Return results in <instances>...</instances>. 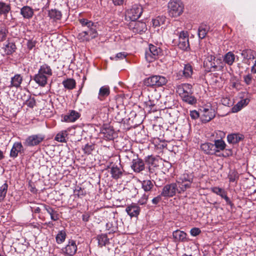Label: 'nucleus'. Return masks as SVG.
<instances>
[{"label": "nucleus", "instance_id": "49530a36", "mask_svg": "<svg viewBox=\"0 0 256 256\" xmlns=\"http://www.w3.org/2000/svg\"><path fill=\"white\" fill-rule=\"evenodd\" d=\"M82 149L85 154H90L94 150V144L92 143L87 144L84 146Z\"/></svg>", "mask_w": 256, "mask_h": 256}, {"label": "nucleus", "instance_id": "338daca9", "mask_svg": "<svg viewBox=\"0 0 256 256\" xmlns=\"http://www.w3.org/2000/svg\"><path fill=\"white\" fill-rule=\"evenodd\" d=\"M162 197H163L162 196H161V194L158 196H157L154 198L152 200V203L154 204H158L162 200Z\"/></svg>", "mask_w": 256, "mask_h": 256}, {"label": "nucleus", "instance_id": "9d476101", "mask_svg": "<svg viewBox=\"0 0 256 256\" xmlns=\"http://www.w3.org/2000/svg\"><path fill=\"white\" fill-rule=\"evenodd\" d=\"M133 156H134L132 152H130V156L132 157ZM136 158H134L132 160V164L131 166L132 168L136 172H140L144 170V162L141 158H138V156H135Z\"/></svg>", "mask_w": 256, "mask_h": 256}, {"label": "nucleus", "instance_id": "b1692460", "mask_svg": "<svg viewBox=\"0 0 256 256\" xmlns=\"http://www.w3.org/2000/svg\"><path fill=\"white\" fill-rule=\"evenodd\" d=\"M34 10L29 6H24L20 9V14L24 18H31L34 16Z\"/></svg>", "mask_w": 256, "mask_h": 256}, {"label": "nucleus", "instance_id": "4c0bfd02", "mask_svg": "<svg viewBox=\"0 0 256 256\" xmlns=\"http://www.w3.org/2000/svg\"><path fill=\"white\" fill-rule=\"evenodd\" d=\"M48 14L50 18L54 20H60L62 16L61 12L56 9L49 10Z\"/></svg>", "mask_w": 256, "mask_h": 256}, {"label": "nucleus", "instance_id": "a19ab883", "mask_svg": "<svg viewBox=\"0 0 256 256\" xmlns=\"http://www.w3.org/2000/svg\"><path fill=\"white\" fill-rule=\"evenodd\" d=\"M66 236V232L64 230H60L58 232L56 236V242L58 244L64 242Z\"/></svg>", "mask_w": 256, "mask_h": 256}, {"label": "nucleus", "instance_id": "de8ad7c7", "mask_svg": "<svg viewBox=\"0 0 256 256\" xmlns=\"http://www.w3.org/2000/svg\"><path fill=\"white\" fill-rule=\"evenodd\" d=\"M8 188V184L5 182L0 188V202L2 201L6 197Z\"/></svg>", "mask_w": 256, "mask_h": 256}, {"label": "nucleus", "instance_id": "3c124183", "mask_svg": "<svg viewBox=\"0 0 256 256\" xmlns=\"http://www.w3.org/2000/svg\"><path fill=\"white\" fill-rule=\"evenodd\" d=\"M79 22L82 26H86L88 28H92V26H94V23L91 21L88 20L86 18L79 19Z\"/></svg>", "mask_w": 256, "mask_h": 256}, {"label": "nucleus", "instance_id": "dca6fc26", "mask_svg": "<svg viewBox=\"0 0 256 256\" xmlns=\"http://www.w3.org/2000/svg\"><path fill=\"white\" fill-rule=\"evenodd\" d=\"M24 152V147L20 142H16L14 144L10 150V156L12 158L18 156V153L20 154Z\"/></svg>", "mask_w": 256, "mask_h": 256}, {"label": "nucleus", "instance_id": "ddd939ff", "mask_svg": "<svg viewBox=\"0 0 256 256\" xmlns=\"http://www.w3.org/2000/svg\"><path fill=\"white\" fill-rule=\"evenodd\" d=\"M241 56L244 59V62L250 65V60L256 59V52L250 49H246L242 51Z\"/></svg>", "mask_w": 256, "mask_h": 256}, {"label": "nucleus", "instance_id": "cd10ccee", "mask_svg": "<svg viewBox=\"0 0 256 256\" xmlns=\"http://www.w3.org/2000/svg\"><path fill=\"white\" fill-rule=\"evenodd\" d=\"M110 88L107 86H103L100 89L98 98L100 100H103L110 94Z\"/></svg>", "mask_w": 256, "mask_h": 256}, {"label": "nucleus", "instance_id": "1a4fd4ad", "mask_svg": "<svg viewBox=\"0 0 256 256\" xmlns=\"http://www.w3.org/2000/svg\"><path fill=\"white\" fill-rule=\"evenodd\" d=\"M44 138V136L42 134H33L28 136L24 144L28 146H36L42 142Z\"/></svg>", "mask_w": 256, "mask_h": 256}, {"label": "nucleus", "instance_id": "a18cd8bd", "mask_svg": "<svg viewBox=\"0 0 256 256\" xmlns=\"http://www.w3.org/2000/svg\"><path fill=\"white\" fill-rule=\"evenodd\" d=\"M144 84L147 86H156V76H150L144 80Z\"/></svg>", "mask_w": 256, "mask_h": 256}, {"label": "nucleus", "instance_id": "c756f323", "mask_svg": "<svg viewBox=\"0 0 256 256\" xmlns=\"http://www.w3.org/2000/svg\"><path fill=\"white\" fill-rule=\"evenodd\" d=\"M110 174L112 177L116 180H118L122 177V172L117 166L113 165L110 168Z\"/></svg>", "mask_w": 256, "mask_h": 256}, {"label": "nucleus", "instance_id": "6e6d98bb", "mask_svg": "<svg viewBox=\"0 0 256 256\" xmlns=\"http://www.w3.org/2000/svg\"><path fill=\"white\" fill-rule=\"evenodd\" d=\"M25 104L30 108H33L36 104V100L34 98H30L25 102Z\"/></svg>", "mask_w": 256, "mask_h": 256}, {"label": "nucleus", "instance_id": "f03ea898", "mask_svg": "<svg viewBox=\"0 0 256 256\" xmlns=\"http://www.w3.org/2000/svg\"><path fill=\"white\" fill-rule=\"evenodd\" d=\"M168 7V14L171 17L179 16L184 12V5L180 0H171Z\"/></svg>", "mask_w": 256, "mask_h": 256}, {"label": "nucleus", "instance_id": "412c9836", "mask_svg": "<svg viewBox=\"0 0 256 256\" xmlns=\"http://www.w3.org/2000/svg\"><path fill=\"white\" fill-rule=\"evenodd\" d=\"M200 148L204 154H207L212 155L216 152V150L214 145L210 142H206L202 144Z\"/></svg>", "mask_w": 256, "mask_h": 256}, {"label": "nucleus", "instance_id": "2f4dec72", "mask_svg": "<svg viewBox=\"0 0 256 256\" xmlns=\"http://www.w3.org/2000/svg\"><path fill=\"white\" fill-rule=\"evenodd\" d=\"M49 2L47 0H34L33 2V6L35 10H39L40 8L44 9L45 4H48Z\"/></svg>", "mask_w": 256, "mask_h": 256}, {"label": "nucleus", "instance_id": "72a5a7b5", "mask_svg": "<svg viewBox=\"0 0 256 256\" xmlns=\"http://www.w3.org/2000/svg\"><path fill=\"white\" fill-rule=\"evenodd\" d=\"M235 60V55L232 52H227L224 56V62L228 66H232Z\"/></svg>", "mask_w": 256, "mask_h": 256}, {"label": "nucleus", "instance_id": "58836bf2", "mask_svg": "<svg viewBox=\"0 0 256 256\" xmlns=\"http://www.w3.org/2000/svg\"><path fill=\"white\" fill-rule=\"evenodd\" d=\"M64 86L68 90H72L76 87V81L72 78H68L62 82Z\"/></svg>", "mask_w": 256, "mask_h": 256}, {"label": "nucleus", "instance_id": "a211bd4d", "mask_svg": "<svg viewBox=\"0 0 256 256\" xmlns=\"http://www.w3.org/2000/svg\"><path fill=\"white\" fill-rule=\"evenodd\" d=\"M126 211L131 218L138 217L140 214V208L137 204L132 203L126 207Z\"/></svg>", "mask_w": 256, "mask_h": 256}, {"label": "nucleus", "instance_id": "e433bc0d", "mask_svg": "<svg viewBox=\"0 0 256 256\" xmlns=\"http://www.w3.org/2000/svg\"><path fill=\"white\" fill-rule=\"evenodd\" d=\"M182 76L186 78H190L192 74L193 69L192 66L187 64L184 65L183 70L182 71Z\"/></svg>", "mask_w": 256, "mask_h": 256}, {"label": "nucleus", "instance_id": "79ce46f5", "mask_svg": "<svg viewBox=\"0 0 256 256\" xmlns=\"http://www.w3.org/2000/svg\"><path fill=\"white\" fill-rule=\"evenodd\" d=\"M166 20V18L164 16H158L156 18L152 20L153 26L155 27L160 26L164 24Z\"/></svg>", "mask_w": 256, "mask_h": 256}, {"label": "nucleus", "instance_id": "20e7f679", "mask_svg": "<svg viewBox=\"0 0 256 256\" xmlns=\"http://www.w3.org/2000/svg\"><path fill=\"white\" fill-rule=\"evenodd\" d=\"M143 12L142 6L138 4L133 5L132 8L126 10L125 20H126L135 21L138 19Z\"/></svg>", "mask_w": 256, "mask_h": 256}, {"label": "nucleus", "instance_id": "a878e982", "mask_svg": "<svg viewBox=\"0 0 256 256\" xmlns=\"http://www.w3.org/2000/svg\"><path fill=\"white\" fill-rule=\"evenodd\" d=\"M10 10L11 6L10 4L0 1V16H3L4 18H6Z\"/></svg>", "mask_w": 256, "mask_h": 256}, {"label": "nucleus", "instance_id": "39448f33", "mask_svg": "<svg viewBox=\"0 0 256 256\" xmlns=\"http://www.w3.org/2000/svg\"><path fill=\"white\" fill-rule=\"evenodd\" d=\"M162 52L160 48L150 44L149 45L148 50L146 52V59L148 62H151L162 55Z\"/></svg>", "mask_w": 256, "mask_h": 256}, {"label": "nucleus", "instance_id": "393cba45", "mask_svg": "<svg viewBox=\"0 0 256 256\" xmlns=\"http://www.w3.org/2000/svg\"><path fill=\"white\" fill-rule=\"evenodd\" d=\"M23 78L20 74H16L11 78L10 88L15 87L18 88L20 86Z\"/></svg>", "mask_w": 256, "mask_h": 256}, {"label": "nucleus", "instance_id": "4be33fe9", "mask_svg": "<svg viewBox=\"0 0 256 256\" xmlns=\"http://www.w3.org/2000/svg\"><path fill=\"white\" fill-rule=\"evenodd\" d=\"M41 206L44 208V210H46L50 216V218L52 220L56 221L58 220V214L52 208L46 204H41Z\"/></svg>", "mask_w": 256, "mask_h": 256}, {"label": "nucleus", "instance_id": "bb28decb", "mask_svg": "<svg viewBox=\"0 0 256 256\" xmlns=\"http://www.w3.org/2000/svg\"><path fill=\"white\" fill-rule=\"evenodd\" d=\"M244 136L239 134H232L227 136L228 142L230 144H236L243 140Z\"/></svg>", "mask_w": 256, "mask_h": 256}, {"label": "nucleus", "instance_id": "6ab92c4d", "mask_svg": "<svg viewBox=\"0 0 256 256\" xmlns=\"http://www.w3.org/2000/svg\"><path fill=\"white\" fill-rule=\"evenodd\" d=\"M176 92L180 96L184 94H190L193 93L192 86L188 84H182L176 88Z\"/></svg>", "mask_w": 256, "mask_h": 256}, {"label": "nucleus", "instance_id": "c9c22d12", "mask_svg": "<svg viewBox=\"0 0 256 256\" xmlns=\"http://www.w3.org/2000/svg\"><path fill=\"white\" fill-rule=\"evenodd\" d=\"M102 134H104V137L107 140H111L114 138V130L113 128L110 126L104 128Z\"/></svg>", "mask_w": 256, "mask_h": 256}, {"label": "nucleus", "instance_id": "774afa93", "mask_svg": "<svg viewBox=\"0 0 256 256\" xmlns=\"http://www.w3.org/2000/svg\"><path fill=\"white\" fill-rule=\"evenodd\" d=\"M90 216V212H84L82 216V221H84V222H88L89 220Z\"/></svg>", "mask_w": 256, "mask_h": 256}, {"label": "nucleus", "instance_id": "423d86ee", "mask_svg": "<svg viewBox=\"0 0 256 256\" xmlns=\"http://www.w3.org/2000/svg\"><path fill=\"white\" fill-rule=\"evenodd\" d=\"M178 46L179 48L184 51H189L190 45L189 42V34L187 31L182 30L178 32Z\"/></svg>", "mask_w": 256, "mask_h": 256}, {"label": "nucleus", "instance_id": "5fc2aeb1", "mask_svg": "<svg viewBox=\"0 0 256 256\" xmlns=\"http://www.w3.org/2000/svg\"><path fill=\"white\" fill-rule=\"evenodd\" d=\"M74 193L78 198L84 196L86 194V191L84 190V188H82L79 186H77L75 188L74 190Z\"/></svg>", "mask_w": 256, "mask_h": 256}, {"label": "nucleus", "instance_id": "f8f14e48", "mask_svg": "<svg viewBox=\"0 0 256 256\" xmlns=\"http://www.w3.org/2000/svg\"><path fill=\"white\" fill-rule=\"evenodd\" d=\"M77 246L76 241L70 240L65 247L62 249V252L68 256H72L76 252Z\"/></svg>", "mask_w": 256, "mask_h": 256}, {"label": "nucleus", "instance_id": "09e8293b", "mask_svg": "<svg viewBox=\"0 0 256 256\" xmlns=\"http://www.w3.org/2000/svg\"><path fill=\"white\" fill-rule=\"evenodd\" d=\"M8 30L4 26H0V42H3L6 40Z\"/></svg>", "mask_w": 256, "mask_h": 256}, {"label": "nucleus", "instance_id": "680f3d73", "mask_svg": "<svg viewBox=\"0 0 256 256\" xmlns=\"http://www.w3.org/2000/svg\"><path fill=\"white\" fill-rule=\"evenodd\" d=\"M243 108L242 104L238 102L236 105H234L232 108V112H237Z\"/></svg>", "mask_w": 256, "mask_h": 256}, {"label": "nucleus", "instance_id": "69168bd1", "mask_svg": "<svg viewBox=\"0 0 256 256\" xmlns=\"http://www.w3.org/2000/svg\"><path fill=\"white\" fill-rule=\"evenodd\" d=\"M190 114L191 118L193 120H196L200 116L199 113L196 110L190 111Z\"/></svg>", "mask_w": 256, "mask_h": 256}, {"label": "nucleus", "instance_id": "4d7b16f0", "mask_svg": "<svg viewBox=\"0 0 256 256\" xmlns=\"http://www.w3.org/2000/svg\"><path fill=\"white\" fill-rule=\"evenodd\" d=\"M128 54L126 52H120L116 54L114 58H110L111 60H123L126 58Z\"/></svg>", "mask_w": 256, "mask_h": 256}, {"label": "nucleus", "instance_id": "f257e3e1", "mask_svg": "<svg viewBox=\"0 0 256 256\" xmlns=\"http://www.w3.org/2000/svg\"><path fill=\"white\" fill-rule=\"evenodd\" d=\"M52 74V70L48 64L40 66L38 74L34 76L33 80L40 86H44L48 83V78Z\"/></svg>", "mask_w": 256, "mask_h": 256}, {"label": "nucleus", "instance_id": "603ef678", "mask_svg": "<svg viewBox=\"0 0 256 256\" xmlns=\"http://www.w3.org/2000/svg\"><path fill=\"white\" fill-rule=\"evenodd\" d=\"M211 190L212 192L220 196V197L222 196L226 192L224 189L217 186L212 188Z\"/></svg>", "mask_w": 256, "mask_h": 256}, {"label": "nucleus", "instance_id": "4468645a", "mask_svg": "<svg viewBox=\"0 0 256 256\" xmlns=\"http://www.w3.org/2000/svg\"><path fill=\"white\" fill-rule=\"evenodd\" d=\"M154 183L150 180H146L141 182L142 188L145 194L151 195L152 192H156V190L154 186Z\"/></svg>", "mask_w": 256, "mask_h": 256}, {"label": "nucleus", "instance_id": "ea45409f", "mask_svg": "<svg viewBox=\"0 0 256 256\" xmlns=\"http://www.w3.org/2000/svg\"><path fill=\"white\" fill-rule=\"evenodd\" d=\"M168 82L166 78L162 76L156 75V86L160 87L166 85Z\"/></svg>", "mask_w": 256, "mask_h": 256}, {"label": "nucleus", "instance_id": "c03bdc74", "mask_svg": "<svg viewBox=\"0 0 256 256\" xmlns=\"http://www.w3.org/2000/svg\"><path fill=\"white\" fill-rule=\"evenodd\" d=\"M214 145L216 152H219L220 150H224L226 146L224 142L222 140H214Z\"/></svg>", "mask_w": 256, "mask_h": 256}, {"label": "nucleus", "instance_id": "c85d7f7f", "mask_svg": "<svg viewBox=\"0 0 256 256\" xmlns=\"http://www.w3.org/2000/svg\"><path fill=\"white\" fill-rule=\"evenodd\" d=\"M182 100L192 105L194 104H196V99L194 96L193 93L190 94H182V96H180Z\"/></svg>", "mask_w": 256, "mask_h": 256}, {"label": "nucleus", "instance_id": "5701e85b", "mask_svg": "<svg viewBox=\"0 0 256 256\" xmlns=\"http://www.w3.org/2000/svg\"><path fill=\"white\" fill-rule=\"evenodd\" d=\"M152 96L151 97L148 96L149 100L148 101L145 102L144 103L146 108H148L149 112L156 110V109L154 108L156 106L158 100L160 98V96H158V98L156 97L155 99H152Z\"/></svg>", "mask_w": 256, "mask_h": 256}, {"label": "nucleus", "instance_id": "0eeeda50", "mask_svg": "<svg viewBox=\"0 0 256 256\" xmlns=\"http://www.w3.org/2000/svg\"><path fill=\"white\" fill-rule=\"evenodd\" d=\"M178 191L176 183H171L165 185L161 192V196L163 197L170 198L176 195Z\"/></svg>", "mask_w": 256, "mask_h": 256}, {"label": "nucleus", "instance_id": "473e14b6", "mask_svg": "<svg viewBox=\"0 0 256 256\" xmlns=\"http://www.w3.org/2000/svg\"><path fill=\"white\" fill-rule=\"evenodd\" d=\"M210 28L206 24H202L198 29V36L200 38H204L208 32Z\"/></svg>", "mask_w": 256, "mask_h": 256}, {"label": "nucleus", "instance_id": "aec40b11", "mask_svg": "<svg viewBox=\"0 0 256 256\" xmlns=\"http://www.w3.org/2000/svg\"><path fill=\"white\" fill-rule=\"evenodd\" d=\"M187 234L183 231L177 230L172 232V238L174 242H185L188 240Z\"/></svg>", "mask_w": 256, "mask_h": 256}, {"label": "nucleus", "instance_id": "864d4df0", "mask_svg": "<svg viewBox=\"0 0 256 256\" xmlns=\"http://www.w3.org/2000/svg\"><path fill=\"white\" fill-rule=\"evenodd\" d=\"M78 38L82 42L88 41L90 40L86 30L80 33L78 36Z\"/></svg>", "mask_w": 256, "mask_h": 256}, {"label": "nucleus", "instance_id": "f3484780", "mask_svg": "<svg viewBox=\"0 0 256 256\" xmlns=\"http://www.w3.org/2000/svg\"><path fill=\"white\" fill-rule=\"evenodd\" d=\"M80 116V114L74 110H70L69 112L62 118V120L67 122H72L76 121Z\"/></svg>", "mask_w": 256, "mask_h": 256}, {"label": "nucleus", "instance_id": "e2e57ef3", "mask_svg": "<svg viewBox=\"0 0 256 256\" xmlns=\"http://www.w3.org/2000/svg\"><path fill=\"white\" fill-rule=\"evenodd\" d=\"M37 42L35 40H30L27 42L26 45L28 48L30 50L36 46Z\"/></svg>", "mask_w": 256, "mask_h": 256}, {"label": "nucleus", "instance_id": "9b49d317", "mask_svg": "<svg viewBox=\"0 0 256 256\" xmlns=\"http://www.w3.org/2000/svg\"><path fill=\"white\" fill-rule=\"evenodd\" d=\"M129 28L136 34H142L147 30L146 24L140 21H132L129 24Z\"/></svg>", "mask_w": 256, "mask_h": 256}, {"label": "nucleus", "instance_id": "bf43d9fd", "mask_svg": "<svg viewBox=\"0 0 256 256\" xmlns=\"http://www.w3.org/2000/svg\"><path fill=\"white\" fill-rule=\"evenodd\" d=\"M228 178L230 182H234L238 178V176L235 172H232L228 174Z\"/></svg>", "mask_w": 256, "mask_h": 256}, {"label": "nucleus", "instance_id": "13d9d810", "mask_svg": "<svg viewBox=\"0 0 256 256\" xmlns=\"http://www.w3.org/2000/svg\"><path fill=\"white\" fill-rule=\"evenodd\" d=\"M150 196V194L144 193L138 200V203L141 205L145 204H146Z\"/></svg>", "mask_w": 256, "mask_h": 256}, {"label": "nucleus", "instance_id": "6e6552de", "mask_svg": "<svg viewBox=\"0 0 256 256\" xmlns=\"http://www.w3.org/2000/svg\"><path fill=\"white\" fill-rule=\"evenodd\" d=\"M201 110L200 116L202 122L204 123L210 121L215 117V111L211 106L204 108Z\"/></svg>", "mask_w": 256, "mask_h": 256}, {"label": "nucleus", "instance_id": "7ed1b4c3", "mask_svg": "<svg viewBox=\"0 0 256 256\" xmlns=\"http://www.w3.org/2000/svg\"><path fill=\"white\" fill-rule=\"evenodd\" d=\"M193 178L194 176L192 173L185 172L181 174L176 181L180 190L178 192L180 193L181 192H184L186 189L190 188L193 181Z\"/></svg>", "mask_w": 256, "mask_h": 256}, {"label": "nucleus", "instance_id": "f704fd0d", "mask_svg": "<svg viewBox=\"0 0 256 256\" xmlns=\"http://www.w3.org/2000/svg\"><path fill=\"white\" fill-rule=\"evenodd\" d=\"M97 240H98V246L100 247H102L106 244H109V238H108L106 234H100L97 236Z\"/></svg>", "mask_w": 256, "mask_h": 256}, {"label": "nucleus", "instance_id": "37998d69", "mask_svg": "<svg viewBox=\"0 0 256 256\" xmlns=\"http://www.w3.org/2000/svg\"><path fill=\"white\" fill-rule=\"evenodd\" d=\"M68 136V132L66 130H62L58 132L54 140L60 142H66V138Z\"/></svg>", "mask_w": 256, "mask_h": 256}, {"label": "nucleus", "instance_id": "052dcab7", "mask_svg": "<svg viewBox=\"0 0 256 256\" xmlns=\"http://www.w3.org/2000/svg\"><path fill=\"white\" fill-rule=\"evenodd\" d=\"M244 81L246 85H250L252 80V76L251 74H248L244 76H243Z\"/></svg>", "mask_w": 256, "mask_h": 256}, {"label": "nucleus", "instance_id": "8fccbe9b", "mask_svg": "<svg viewBox=\"0 0 256 256\" xmlns=\"http://www.w3.org/2000/svg\"><path fill=\"white\" fill-rule=\"evenodd\" d=\"M90 39H92L97 36L98 34L96 29V26L94 24V26H92V28H88L86 30Z\"/></svg>", "mask_w": 256, "mask_h": 256}, {"label": "nucleus", "instance_id": "2eb2a0df", "mask_svg": "<svg viewBox=\"0 0 256 256\" xmlns=\"http://www.w3.org/2000/svg\"><path fill=\"white\" fill-rule=\"evenodd\" d=\"M216 57L212 54L208 55L204 60V66L209 70L214 71L217 68V65L215 62Z\"/></svg>", "mask_w": 256, "mask_h": 256}, {"label": "nucleus", "instance_id": "0e129e2a", "mask_svg": "<svg viewBox=\"0 0 256 256\" xmlns=\"http://www.w3.org/2000/svg\"><path fill=\"white\" fill-rule=\"evenodd\" d=\"M201 231L200 228H194L191 229L190 230V234L192 236H196L198 235L200 233Z\"/></svg>", "mask_w": 256, "mask_h": 256}, {"label": "nucleus", "instance_id": "7c9ffc66", "mask_svg": "<svg viewBox=\"0 0 256 256\" xmlns=\"http://www.w3.org/2000/svg\"><path fill=\"white\" fill-rule=\"evenodd\" d=\"M16 46L13 42H8L5 45L4 52L6 55H11L16 52Z\"/></svg>", "mask_w": 256, "mask_h": 256}]
</instances>
